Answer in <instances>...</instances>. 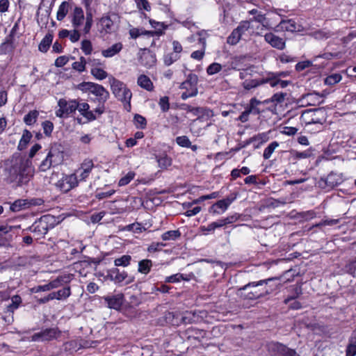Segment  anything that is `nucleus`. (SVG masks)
<instances>
[{
    "mask_svg": "<svg viewBox=\"0 0 356 356\" xmlns=\"http://www.w3.org/2000/svg\"><path fill=\"white\" fill-rule=\"evenodd\" d=\"M41 149V145L35 144L29 152V159L16 157L10 161V165L6 169L8 179L10 182H16L21 186L26 184L34 175V168L31 160Z\"/></svg>",
    "mask_w": 356,
    "mask_h": 356,
    "instance_id": "obj_1",
    "label": "nucleus"
},
{
    "mask_svg": "<svg viewBox=\"0 0 356 356\" xmlns=\"http://www.w3.org/2000/svg\"><path fill=\"white\" fill-rule=\"evenodd\" d=\"M277 277L252 282L239 289L241 296L248 300H257L270 294L274 287L269 285Z\"/></svg>",
    "mask_w": 356,
    "mask_h": 356,
    "instance_id": "obj_2",
    "label": "nucleus"
},
{
    "mask_svg": "<svg viewBox=\"0 0 356 356\" xmlns=\"http://www.w3.org/2000/svg\"><path fill=\"white\" fill-rule=\"evenodd\" d=\"M112 92L115 97L124 105V109L129 111L131 109V99L132 93L127 86L122 81L112 78L110 80Z\"/></svg>",
    "mask_w": 356,
    "mask_h": 356,
    "instance_id": "obj_3",
    "label": "nucleus"
},
{
    "mask_svg": "<svg viewBox=\"0 0 356 356\" xmlns=\"http://www.w3.org/2000/svg\"><path fill=\"white\" fill-rule=\"evenodd\" d=\"M71 23L74 29H81L83 26L82 32L87 35L90 33L93 24L92 16L91 14H87L85 18L83 9L75 7L71 14Z\"/></svg>",
    "mask_w": 356,
    "mask_h": 356,
    "instance_id": "obj_4",
    "label": "nucleus"
},
{
    "mask_svg": "<svg viewBox=\"0 0 356 356\" xmlns=\"http://www.w3.org/2000/svg\"><path fill=\"white\" fill-rule=\"evenodd\" d=\"M54 216L45 215L36 220L27 229L33 232L38 238H43L48 231L54 227Z\"/></svg>",
    "mask_w": 356,
    "mask_h": 356,
    "instance_id": "obj_5",
    "label": "nucleus"
},
{
    "mask_svg": "<svg viewBox=\"0 0 356 356\" xmlns=\"http://www.w3.org/2000/svg\"><path fill=\"white\" fill-rule=\"evenodd\" d=\"M62 152L58 151L55 147H51L48 152L46 158L41 162L39 165V170L41 172H46L51 168L58 165L62 161Z\"/></svg>",
    "mask_w": 356,
    "mask_h": 356,
    "instance_id": "obj_6",
    "label": "nucleus"
},
{
    "mask_svg": "<svg viewBox=\"0 0 356 356\" xmlns=\"http://www.w3.org/2000/svg\"><path fill=\"white\" fill-rule=\"evenodd\" d=\"M80 88L93 95L99 102H104L108 97V92L101 85L92 82H85L80 85Z\"/></svg>",
    "mask_w": 356,
    "mask_h": 356,
    "instance_id": "obj_7",
    "label": "nucleus"
},
{
    "mask_svg": "<svg viewBox=\"0 0 356 356\" xmlns=\"http://www.w3.org/2000/svg\"><path fill=\"white\" fill-rule=\"evenodd\" d=\"M60 107L58 111H88L90 108L88 104L84 102L76 100H69L61 99L58 101Z\"/></svg>",
    "mask_w": 356,
    "mask_h": 356,
    "instance_id": "obj_8",
    "label": "nucleus"
},
{
    "mask_svg": "<svg viewBox=\"0 0 356 356\" xmlns=\"http://www.w3.org/2000/svg\"><path fill=\"white\" fill-rule=\"evenodd\" d=\"M60 334L58 328H46L39 332L35 333L29 339L30 341H49L56 339Z\"/></svg>",
    "mask_w": 356,
    "mask_h": 356,
    "instance_id": "obj_9",
    "label": "nucleus"
},
{
    "mask_svg": "<svg viewBox=\"0 0 356 356\" xmlns=\"http://www.w3.org/2000/svg\"><path fill=\"white\" fill-rule=\"evenodd\" d=\"M285 95L286 94L283 92H277L273 95L270 99H266L263 102L258 101L256 99H252L250 100V108L246 111H260V108H257L259 105L267 104L270 102L280 103L284 100Z\"/></svg>",
    "mask_w": 356,
    "mask_h": 356,
    "instance_id": "obj_10",
    "label": "nucleus"
},
{
    "mask_svg": "<svg viewBox=\"0 0 356 356\" xmlns=\"http://www.w3.org/2000/svg\"><path fill=\"white\" fill-rule=\"evenodd\" d=\"M268 350L275 356H295L296 353L294 350L278 342L270 343L268 345Z\"/></svg>",
    "mask_w": 356,
    "mask_h": 356,
    "instance_id": "obj_11",
    "label": "nucleus"
},
{
    "mask_svg": "<svg viewBox=\"0 0 356 356\" xmlns=\"http://www.w3.org/2000/svg\"><path fill=\"white\" fill-rule=\"evenodd\" d=\"M343 179L339 174L331 172L326 177H321L318 181V185L321 188L328 187L333 188L334 186L340 184Z\"/></svg>",
    "mask_w": 356,
    "mask_h": 356,
    "instance_id": "obj_12",
    "label": "nucleus"
},
{
    "mask_svg": "<svg viewBox=\"0 0 356 356\" xmlns=\"http://www.w3.org/2000/svg\"><path fill=\"white\" fill-rule=\"evenodd\" d=\"M79 180L76 174H72L66 176L59 181V186L61 190L67 192L78 185Z\"/></svg>",
    "mask_w": 356,
    "mask_h": 356,
    "instance_id": "obj_13",
    "label": "nucleus"
},
{
    "mask_svg": "<svg viewBox=\"0 0 356 356\" xmlns=\"http://www.w3.org/2000/svg\"><path fill=\"white\" fill-rule=\"evenodd\" d=\"M104 300L108 308L119 310L123 305L124 296L122 293L108 296L104 297Z\"/></svg>",
    "mask_w": 356,
    "mask_h": 356,
    "instance_id": "obj_14",
    "label": "nucleus"
},
{
    "mask_svg": "<svg viewBox=\"0 0 356 356\" xmlns=\"http://www.w3.org/2000/svg\"><path fill=\"white\" fill-rule=\"evenodd\" d=\"M264 39L266 42L270 44L274 48H276L279 50H282L285 48V40L272 33H266L264 35Z\"/></svg>",
    "mask_w": 356,
    "mask_h": 356,
    "instance_id": "obj_15",
    "label": "nucleus"
},
{
    "mask_svg": "<svg viewBox=\"0 0 356 356\" xmlns=\"http://www.w3.org/2000/svg\"><path fill=\"white\" fill-rule=\"evenodd\" d=\"M140 62L144 67L149 68L156 63V56L152 51L145 49L140 57Z\"/></svg>",
    "mask_w": 356,
    "mask_h": 356,
    "instance_id": "obj_16",
    "label": "nucleus"
},
{
    "mask_svg": "<svg viewBox=\"0 0 356 356\" xmlns=\"http://www.w3.org/2000/svg\"><path fill=\"white\" fill-rule=\"evenodd\" d=\"M108 277L115 283H121L128 277V274L125 270L113 268L108 271Z\"/></svg>",
    "mask_w": 356,
    "mask_h": 356,
    "instance_id": "obj_17",
    "label": "nucleus"
},
{
    "mask_svg": "<svg viewBox=\"0 0 356 356\" xmlns=\"http://www.w3.org/2000/svg\"><path fill=\"white\" fill-rule=\"evenodd\" d=\"M123 48L121 42L113 44L111 47L102 51V55L105 58H111L119 54Z\"/></svg>",
    "mask_w": 356,
    "mask_h": 356,
    "instance_id": "obj_18",
    "label": "nucleus"
},
{
    "mask_svg": "<svg viewBox=\"0 0 356 356\" xmlns=\"http://www.w3.org/2000/svg\"><path fill=\"white\" fill-rule=\"evenodd\" d=\"M137 83L140 88L147 91H152L154 90V84L152 81L145 74H141L138 76Z\"/></svg>",
    "mask_w": 356,
    "mask_h": 356,
    "instance_id": "obj_19",
    "label": "nucleus"
},
{
    "mask_svg": "<svg viewBox=\"0 0 356 356\" xmlns=\"http://www.w3.org/2000/svg\"><path fill=\"white\" fill-rule=\"evenodd\" d=\"M99 26L101 33H109L113 31V22L108 16L102 17L99 20Z\"/></svg>",
    "mask_w": 356,
    "mask_h": 356,
    "instance_id": "obj_20",
    "label": "nucleus"
},
{
    "mask_svg": "<svg viewBox=\"0 0 356 356\" xmlns=\"http://www.w3.org/2000/svg\"><path fill=\"white\" fill-rule=\"evenodd\" d=\"M310 113H302V120L305 122L306 124H323L326 121V118L324 113H321L322 115L321 117L312 118L310 120L308 119L307 115Z\"/></svg>",
    "mask_w": 356,
    "mask_h": 356,
    "instance_id": "obj_21",
    "label": "nucleus"
},
{
    "mask_svg": "<svg viewBox=\"0 0 356 356\" xmlns=\"http://www.w3.org/2000/svg\"><path fill=\"white\" fill-rule=\"evenodd\" d=\"M53 38L54 35L52 33H48L46 34L38 46V49L41 52L45 53L48 51L52 42Z\"/></svg>",
    "mask_w": 356,
    "mask_h": 356,
    "instance_id": "obj_22",
    "label": "nucleus"
},
{
    "mask_svg": "<svg viewBox=\"0 0 356 356\" xmlns=\"http://www.w3.org/2000/svg\"><path fill=\"white\" fill-rule=\"evenodd\" d=\"M228 206L222 200L217 201L209 209V212L213 214H221L227 209Z\"/></svg>",
    "mask_w": 356,
    "mask_h": 356,
    "instance_id": "obj_23",
    "label": "nucleus"
},
{
    "mask_svg": "<svg viewBox=\"0 0 356 356\" xmlns=\"http://www.w3.org/2000/svg\"><path fill=\"white\" fill-rule=\"evenodd\" d=\"M198 81L197 76L195 74H188L187 79L182 83L184 88H197L196 86Z\"/></svg>",
    "mask_w": 356,
    "mask_h": 356,
    "instance_id": "obj_24",
    "label": "nucleus"
},
{
    "mask_svg": "<svg viewBox=\"0 0 356 356\" xmlns=\"http://www.w3.org/2000/svg\"><path fill=\"white\" fill-rule=\"evenodd\" d=\"M152 261L149 259H143L138 263V271L140 273L147 275L149 273Z\"/></svg>",
    "mask_w": 356,
    "mask_h": 356,
    "instance_id": "obj_25",
    "label": "nucleus"
},
{
    "mask_svg": "<svg viewBox=\"0 0 356 356\" xmlns=\"http://www.w3.org/2000/svg\"><path fill=\"white\" fill-rule=\"evenodd\" d=\"M20 229V225L17 226H10L8 225H1L0 226V245H4L5 242L3 241L4 235L13 231V229Z\"/></svg>",
    "mask_w": 356,
    "mask_h": 356,
    "instance_id": "obj_26",
    "label": "nucleus"
},
{
    "mask_svg": "<svg viewBox=\"0 0 356 356\" xmlns=\"http://www.w3.org/2000/svg\"><path fill=\"white\" fill-rule=\"evenodd\" d=\"M69 7V3L67 1L62 2V3L59 6L56 15V18L58 21H61L65 17L68 13Z\"/></svg>",
    "mask_w": 356,
    "mask_h": 356,
    "instance_id": "obj_27",
    "label": "nucleus"
},
{
    "mask_svg": "<svg viewBox=\"0 0 356 356\" xmlns=\"http://www.w3.org/2000/svg\"><path fill=\"white\" fill-rule=\"evenodd\" d=\"M156 158L160 168L166 169L168 167L171 165L172 160L166 154L157 156Z\"/></svg>",
    "mask_w": 356,
    "mask_h": 356,
    "instance_id": "obj_28",
    "label": "nucleus"
},
{
    "mask_svg": "<svg viewBox=\"0 0 356 356\" xmlns=\"http://www.w3.org/2000/svg\"><path fill=\"white\" fill-rule=\"evenodd\" d=\"M41 6H40L39 9H38V11L37 12V16H38V19H37V22L38 23V24H40V23H42V25H46L47 23L48 22V19L50 16V14H51V8L49 7V8H47L45 10H44V13L42 14L41 15V17H39V15H40V10H41Z\"/></svg>",
    "mask_w": 356,
    "mask_h": 356,
    "instance_id": "obj_29",
    "label": "nucleus"
},
{
    "mask_svg": "<svg viewBox=\"0 0 356 356\" xmlns=\"http://www.w3.org/2000/svg\"><path fill=\"white\" fill-rule=\"evenodd\" d=\"M133 122L137 129H144L146 128L147 120L145 117L139 114H135Z\"/></svg>",
    "mask_w": 356,
    "mask_h": 356,
    "instance_id": "obj_30",
    "label": "nucleus"
},
{
    "mask_svg": "<svg viewBox=\"0 0 356 356\" xmlns=\"http://www.w3.org/2000/svg\"><path fill=\"white\" fill-rule=\"evenodd\" d=\"M31 138V133L29 131L25 129L23 132L22 136L19 141L18 148L21 150L24 149L26 147L27 144L29 143Z\"/></svg>",
    "mask_w": 356,
    "mask_h": 356,
    "instance_id": "obj_31",
    "label": "nucleus"
},
{
    "mask_svg": "<svg viewBox=\"0 0 356 356\" xmlns=\"http://www.w3.org/2000/svg\"><path fill=\"white\" fill-rule=\"evenodd\" d=\"M131 261V257L130 255L124 254L119 258L115 259L114 260V264L115 266L127 267L130 264Z\"/></svg>",
    "mask_w": 356,
    "mask_h": 356,
    "instance_id": "obj_32",
    "label": "nucleus"
},
{
    "mask_svg": "<svg viewBox=\"0 0 356 356\" xmlns=\"http://www.w3.org/2000/svg\"><path fill=\"white\" fill-rule=\"evenodd\" d=\"M291 154L292 158L294 160H300L302 159H307L311 156L312 152L309 149L303 151V152H298L296 150H291Z\"/></svg>",
    "mask_w": 356,
    "mask_h": 356,
    "instance_id": "obj_33",
    "label": "nucleus"
},
{
    "mask_svg": "<svg viewBox=\"0 0 356 356\" xmlns=\"http://www.w3.org/2000/svg\"><path fill=\"white\" fill-rule=\"evenodd\" d=\"M181 236L179 230H170L163 233L161 238L163 241L176 240Z\"/></svg>",
    "mask_w": 356,
    "mask_h": 356,
    "instance_id": "obj_34",
    "label": "nucleus"
},
{
    "mask_svg": "<svg viewBox=\"0 0 356 356\" xmlns=\"http://www.w3.org/2000/svg\"><path fill=\"white\" fill-rule=\"evenodd\" d=\"M279 146V143L273 141L270 143L268 147L264 149L263 156L264 159H268L270 158L272 154L275 149Z\"/></svg>",
    "mask_w": 356,
    "mask_h": 356,
    "instance_id": "obj_35",
    "label": "nucleus"
},
{
    "mask_svg": "<svg viewBox=\"0 0 356 356\" xmlns=\"http://www.w3.org/2000/svg\"><path fill=\"white\" fill-rule=\"evenodd\" d=\"M279 81L280 79L277 78L276 76L273 74V72L269 73L266 78L261 79L262 84L268 83L271 87H275L278 86Z\"/></svg>",
    "mask_w": 356,
    "mask_h": 356,
    "instance_id": "obj_36",
    "label": "nucleus"
},
{
    "mask_svg": "<svg viewBox=\"0 0 356 356\" xmlns=\"http://www.w3.org/2000/svg\"><path fill=\"white\" fill-rule=\"evenodd\" d=\"M28 203L25 200H17L10 205V210L14 212L19 211L20 210L26 208Z\"/></svg>",
    "mask_w": 356,
    "mask_h": 356,
    "instance_id": "obj_37",
    "label": "nucleus"
},
{
    "mask_svg": "<svg viewBox=\"0 0 356 356\" xmlns=\"http://www.w3.org/2000/svg\"><path fill=\"white\" fill-rule=\"evenodd\" d=\"M280 26L282 29L287 31L293 32L296 31V24L292 19L283 20L280 22Z\"/></svg>",
    "mask_w": 356,
    "mask_h": 356,
    "instance_id": "obj_38",
    "label": "nucleus"
},
{
    "mask_svg": "<svg viewBox=\"0 0 356 356\" xmlns=\"http://www.w3.org/2000/svg\"><path fill=\"white\" fill-rule=\"evenodd\" d=\"M241 35L242 34L236 29H235L227 38V43L232 45L237 44L240 40Z\"/></svg>",
    "mask_w": 356,
    "mask_h": 356,
    "instance_id": "obj_39",
    "label": "nucleus"
},
{
    "mask_svg": "<svg viewBox=\"0 0 356 356\" xmlns=\"http://www.w3.org/2000/svg\"><path fill=\"white\" fill-rule=\"evenodd\" d=\"M22 302V298L19 296L15 295L11 298V303L7 306V310L8 312H13L14 310L18 308L19 305Z\"/></svg>",
    "mask_w": 356,
    "mask_h": 356,
    "instance_id": "obj_40",
    "label": "nucleus"
},
{
    "mask_svg": "<svg viewBox=\"0 0 356 356\" xmlns=\"http://www.w3.org/2000/svg\"><path fill=\"white\" fill-rule=\"evenodd\" d=\"M153 33L152 31H143L137 28H132L129 30V35L133 39H136L141 35H153Z\"/></svg>",
    "mask_w": 356,
    "mask_h": 356,
    "instance_id": "obj_41",
    "label": "nucleus"
},
{
    "mask_svg": "<svg viewBox=\"0 0 356 356\" xmlns=\"http://www.w3.org/2000/svg\"><path fill=\"white\" fill-rule=\"evenodd\" d=\"M180 55L174 53H170L164 56L163 61L165 65L169 66L179 60Z\"/></svg>",
    "mask_w": 356,
    "mask_h": 356,
    "instance_id": "obj_42",
    "label": "nucleus"
},
{
    "mask_svg": "<svg viewBox=\"0 0 356 356\" xmlns=\"http://www.w3.org/2000/svg\"><path fill=\"white\" fill-rule=\"evenodd\" d=\"M91 74L97 79L102 80L106 78L108 74L101 68L93 67L91 69Z\"/></svg>",
    "mask_w": 356,
    "mask_h": 356,
    "instance_id": "obj_43",
    "label": "nucleus"
},
{
    "mask_svg": "<svg viewBox=\"0 0 356 356\" xmlns=\"http://www.w3.org/2000/svg\"><path fill=\"white\" fill-rule=\"evenodd\" d=\"M341 79V76L339 74L335 73L326 77L325 83L326 85L332 86L339 83Z\"/></svg>",
    "mask_w": 356,
    "mask_h": 356,
    "instance_id": "obj_44",
    "label": "nucleus"
},
{
    "mask_svg": "<svg viewBox=\"0 0 356 356\" xmlns=\"http://www.w3.org/2000/svg\"><path fill=\"white\" fill-rule=\"evenodd\" d=\"M250 140H251L252 143L256 141H259V143L255 145V148H259L260 144H262L267 141L268 136L266 133H262L250 138Z\"/></svg>",
    "mask_w": 356,
    "mask_h": 356,
    "instance_id": "obj_45",
    "label": "nucleus"
},
{
    "mask_svg": "<svg viewBox=\"0 0 356 356\" xmlns=\"http://www.w3.org/2000/svg\"><path fill=\"white\" fill-rule=\"evenodd\" d=\"M220 197V193L219 192H213L211 194L202 195L198 199L194 200L192 203H189V205H192L193 204H197L202 201L209 200V199H215Z\"/></svg>",
    "mask_w": 356,
    "mask_h": 356,
    "instance_id": "obj_46",
    "label": "nucleus"
},
{
    "mask_svg": "<svg viewBox=\"0 0 356 356\" xmlns=\"http://www.w3.org/2000/svg\"><path fill=\"white\" fill-rule=\"evenodd\" d=\"M260 85H262L261 79L246 80L243 83V86L246 90H250V89L256 88Z\"/></svg>",
    "mask_w": 356,
    "mask_h": 356,
    "instance_id": "obj_47",
    "label": "nucleus"
},
{
    "mask_svg": "<svg viewBox=\"0 0 356 356\" xmlns=\"http://www.w3.org/2000/svg\"><path fill=\"white\" fill-rule=\"evenodd\" d=\"M87 61L86 58L83 56L80 58L79 61H76L72 64V68L75 70H77L80 72H83L85 70V67Z\"/></svg>",
    "mask_w": 356,
    "mask_h": 356,
    "instance_id": "obj_48",
    "label": "nucleus"
},
{
    "mask_svg": "<svg viewBox=\"0 0 356 356\" xmlns=\"http://www.w3.org/2000/svg\"><path fill=\"white\" fill-rule=\"evenodd\" d=\"M135 177L134 172H129L126 175L122 177L118 182L120 186H124L127 185Z\"/></svg>",
    "mask_w": 356,
    "mask_h": 356,
    "instance_id": "obj_49",
    "label": "nucleus"
},
{
    "mask_svg": "<svg viewBox=\"0 0 356 356\" xmlns=\"http://www.w3.org/2000/svg\"><path fill=\"white\" fill-rule=\"evenodd\" d=\"M56 293L57 300L66 299L71 294L70 288L69 286L64 287L63 289L56 291Z\"/></svg>",
    "mask_w": 356,
    "mask_h": 356,
    "instance_id": "obj_50",
    "label": "nucleus"
},
{
    "mask_svg": "<svg viewBox=\"0 0 356 356\" xmlns=\"http://www.w3.org/2000/svg\"><path fill=\"white\" fill-rule=\"evenodd\" d=\"M81 29H74L70 31L69 38L72 42H78L81 38Z\"/></svg>",
    "mask_w": 356,
    "mask_h": 356,
    "instance_id": "obj_51",
    "label": "nucleus"
},
{
    "mask_svg": "<svg viewBox=\"0 0 356 356\" xmlns=\"http://www.w3.org/2000/svg\"><path fill=\"white\" fill-rule=\"evenodd\" d=\"M81 49L86 55L90 54L92 51V46L91 42L89 40H83L81 42Z\"/></svg>",
    "mask_w": 356,
    "mask_h": 356,
    "instance_id": "obj_52",
    "label": "nucleus"
},
{
    "mask_svg": "<svg viewBox=\"0 0 356 356\" xmlns=\"http://www.w3.org/2000/svg\"><path fill=\"white\" fill-rule=\"evenodd\" d=\"M44 134L49 136L51 134L54 129V124L51 121L46 120L42 124Z\"/></svg>",
    "mask_w": 356,
    "mask_h": 356,
    "instance_id": "obj_53",
    "label": "nucleus"
},
{
    "mask_svg": "<svg viewBox=\"0 0 356 356\" xmlns=\"http://www.w3.org/2000/svg\"><path fill=\"white\" fill-rule=\"evenodd\" d=\"M177 143L183 147H191V141L189 138L186 136H178L176 138Z\"/></svg>",
    "mask_w": 356,
    "mask_h": 356,
    "instance_id": "obj_54",
    "label": "nucleus"
},
{
    "mask_svg": "<svg viewBox=\"0 0 356 356\" xmlns=\"http://www.w3.org/2000/svg\"><path fill=\"white\" fill-rule=\"evenodd\" d=\"M221 68H222V66L220 64H219L218 63H213L211 64L210 65H209V67L207 69V72L209 75H213V74H216L218 72H220Z\"/></svg>",
    "mask_w": 356,
    "mask_h": 356,
    "instance_id": "obj_55",
    "label": "nucleus"
},
{
    "mask_svg": "<svg viewBox=\"0 0 356 356\" xmlns=\"http://www.w3.org/2000/svg\"><path fill=\"white\" fill-rule=\"evenodd\" d=\"M38 113H28L24 118V121L27 125H31L36 122Z\"/></svg>",
    "mask_w": 356,
    "mask_h": 356,
    "instance_id": "obj_56",
    "label": "nucleus"
},
{
    "mask_svg": "<svg viewBox=\"0 0 356 356\" xmlns=\"http://www.w3.org/2000/svg\"><path fill=\"white\" fill-rule=\"evenodd\" d=\"M93 167H94V163H93L92 160L87 159H85L83 161V163H81L80 170H87V171L91 172Z\"/></svg>",
    "mask_w": 356,
    "mask_h": 356,
    "instance_id": "obj_57",
    "label": "nucleus"
},
{
    "mask_svg": "<svg viewBox=\"0 0 356 356\" xmlns=\"http://www.w3.org/2000/svg\"><path fill=\"white\" fill-rule=\"evenodd\" d=\"M83 115V118L85 120H82V118H77V121L79 124H84L88 122L90 120H95L96 116L94 115L93 113H81Z\"/></svg>",
    "mask_w": 356,
    "mask_h": 356,
    "instance_id": "obj_58",
    "label": "nucleus"
},
{
    "mask_svg": "<svg viewBox=\"0 0 356 356\" xmlns=\"http://www.w3.org/2000/svg\"><path fill=\"white\" fill-rule=\"evenodd\" d=\"M135 1L138 9H143L146 11L150 10L151 7L147 0H135Z\"/></svg>",
    "mask_w": 356,
    "mask_h": 356,
    "instance_id": "obj_59",
    "label": "nucleus"
},
{
    "mask_svg": "<svg viewBox=\"0 0 356 356\" xmlns=\"http://www.w3.org/2000/svg\"><path fill=\"white\" fill-rule=\"evenodd\" d=\"M251 22H257L260 24H261L264 26H266V18L264 14H262L261 13H257V15L254 16L252 19H250Z\"/></svg>",
    "mask_w": 356,
    "mask_h": 356,
    "instance_id": "obj_60",
    "label": "nucleus"
},
{
    "mask_svg": "<svg viewBox=\"0 0 356 356\" xmlns=\"http://www.w3.org/2000/svg\"><path fill=\"white\" fill-rule=\"evenodd\" d=\"M250 28V21H243L238 26L236 29L241 33L243 34L246 31Z\"/></svg>",
    "mask_w": 356,
    "mask_h": 356,
    "instance_id": "obj_61",
    "label": "nucleus"
},
{
    "mask_svg": "<svg viewBox=\"0 0 356 356\" xmlns=\"http://www.w3.org/2000/svg\"><path fill=\"white\" fill-rule=\"evenodd\" d=\"M159 105L163 111H168L169 109V99L168 97H163L159 100Z\"/></svg>",
    "mask_w": 356,
    "mask_h": 356,
    "instance_id": "obj_62",
    "label": "nucleus"
},
{
    "mask_svg": "<svg viewBox=\"0 0 356 356\" xmlns=\"http://www.w3.org/2000/svg\"><path fill=\"white\" fill-rule=\"evenodd\" d=\"M106 212L105 211H101L99 213H93L90 216V220L92 223H97L99 222L103 217L105 216Z\"/></svg>",
    "mask_w": 356,
    "mask_h": 356,
    "instance_id": "obj_63",
    "label": "nucleus"
},
{
    "mask_svg": "<svg viewBox=\"0 0 356 356\" xmlns=\"http://www.w3.org/2000/svg\"><path fill=\"white\" fill-rule=\"evenodd\" d=\"M68 57L65 56H59L55 60V65L58 67H61L64 66L68 62Z\"/></svg>",
    "mask_w": 356,
    "mask_h": 356,
    "instance_id": "obj_64",
    "label": "nucleus"
}]
</instances>
